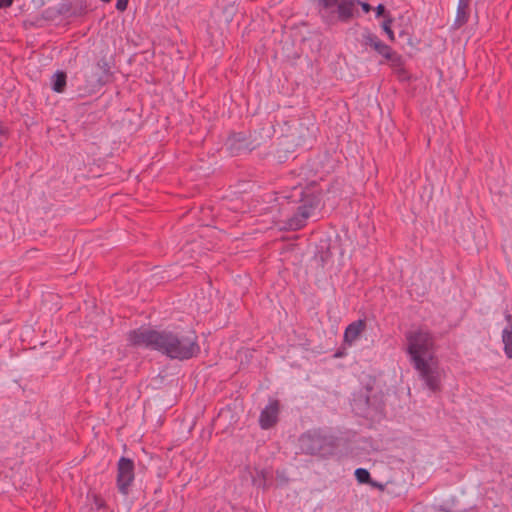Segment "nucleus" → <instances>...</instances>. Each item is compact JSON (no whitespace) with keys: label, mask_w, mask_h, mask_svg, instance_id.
<instances>
[{"label":"nucleus","mask_w":512,"mask_h":512,"mask_svg":"<svg viewBox=\"0 0 512 512\" xmlns=\"http://www.w3.org/2000/svg\"><path fill=\"white\" fill-rule=\"evenodd\" d=\"M504 317L507 322L506 326H512V315L508 311H506Z\"/></svg>","instance_id":"a211bd4d"},{"label":"nucleus","mask_w":512,"mask_h":512,"mask_svg":"<svg viewBox=\"0 0 512 512\" xmlns=\"http://www.w3.org/2000/svg\"><path fill=\"white\" fill-rule=\"evenodd\" d=\"M103 2H110L111 0H102Z\"/></svg>","instance_id":"aec40b11"},{"label":"nucleus","mask_w":512,"mask_h":512,"mask_svg":"<svg viewBox=\"0 0 512 512\" xmlns=\"http://www.w3.org/2000/svg\"><path fill=\"white\" fill-rule=\"evenodd\" d=\"M128 340L133 345L158 351L170 359L180 361L192 359L200 353L198 336L194 331L183 333L141 327L130 331Z\"/></svg>","instance_id":"f257e3e1"},{"label":"nucleus","mask_w":512,"mask_h":512,"mask_svg":"<svg viewBox=\"0 0 512 512\" xmlns=\"http://www.w3.org/2000/svg\"><path fill=\"white\" fill-rule=\"evenodd\" d=\"M470 2L471 0H459L455 18V24L457 26H462L468 20Z\"/></svg>","instance_id":"9b49d317"},{"label":"nucleus","mask_w":512,"mask_h":512,"mask_svg":"<svg viewBox=\"0 0 512 512\" xmlns=\"http://www.w3.org/2000/svg\"><path fill=\"white\" fill-rule=\"evenodd\" d=\"M384 12H385V7H384V5L379 4V5L376 7V16H377V17H380V16H382V15L384 14Z\"/></svg>","instance_id":"f3484780"},{"label":"nucleus","mask_w":512,"mask_h":512,"mask_svg":"<svg viewBox=\"0 0 512 512\" xmlns=\"http://www.w3.org/2000/svg\"><path fill=\"white\" fill-rule=\"evenodd\" d=\"M322 4L327 9H332L338 15V18L342 21H348L355 17L357 10L356 6L361 5L362 10L365 13L371 11V6L365 2H359L355 0H321Z\"/></svg>","instance_id":"39448f33"},{"label":"nucleus","mask_w":512,"mask_h":512,"mask_svg":"<svg viewBox=\"0 0 512 512\" xmlns=\"http://www.w3.org/2000/svg\"><path fill=\"white\" fill-rule=\"evenodd\" d=\"M245 135L243 131L233 132L227 140V144L231 152H240L241 150H250V146L246 143Z\"/></svg>","instance_id":"9d476101"},{"label":"nucleus","mask_w":512,"mask_h":512,"mask_svg":"<svg viewBox=\"0 0 512 512\" xmlns=\"http://www.w3.org/2000/svg\"><path fill=\"white\" fill-rule=\"evenodd\" d=\"M279 414V403L277 400H272L269 404L261 411L259 417V424L262 429H269L273 427L278 420Z\"/></svg>","instance_id":"0eeeda50"},{"label":"nucleus","mask_w":512,"mask_h":512,"mask_svg":"<svg viewBox=\"0 0 512 512\" xmlns=\"http://www.w3.org/2000/svg\"><path fill=\"white\" fill-rule=\"evenodd\" d=\"M354 474L359 483H368L370 480V473L365 468H357Z\"/></svg>","instance_id":"4468645a"},{"label":"nucleus","mask_w":512,"mask_h":512,"mask_svg":"<svg viewBox=\"0 0 512 512\" xmlns=\"http://www.w3.org/2000/svg\"><path fill=\"white\" fill-rule=\"evenodd\" d=\"M299 445L305 454L327 457L332 455L336 448V438L320 429H314L300 436Z\"/></svg>","instance_id":"20e7f679"},{"label":"nucleus","mask_w":512,"mask_h":512,"mask_svg":"<svg viewBox=\"0 0 512 512\" xmlns=\"http://www.w3.org/2000/svg\"><path fill=\"white\" fill-rule=\"evenodd\" d=\"M128 0H117L116 8L119 11H124L127 8Z\"/></svg>","instance_id":"dca6fc26"},{"label":"nucleus","mask_w":512,"mask_h":512,"mask_svg":"<svg viewBox=\"0 0 512 512\" xmlns=\"http://www.w3.org/2000/svg\"><path fill=\"white\" fill-rule=\"evenodd\" d=\"M66 74L62 71H57L51 78L52 89L57 93H62L66 87Z\"/></svg>","instance_id":"ddd939ff"},{"label":"nucleus","mask_w":512,"mask_h":512,"mask_svg":"<svg viewBox=\"0 0 512 512\" xmlns=\"http://www.w3.org/2000/svg\"><path fill=\"white\" fill-rule=\"evenodd\" d=\"M363 43L366 46L373 48L386 59H391L392 51L390 47L383 43L376 35L372 34L371 32L367 31L363 33Z\"/></svg>","instance_id":"1a4fd4ad"},{"label":"nucleus","mask_w":512,"mask_h":512,"mask_svg":"<svg viewBox=\"0 0 512 512\" xmlns=\"http://www.w3.org/2000/svg\"><path fill=\"white\" fill-rule=\"evenodd\" d=\"M135 465L130 458L121 457L117 462L116 485L118 491L127 496L135 479Z\"/></svg>","instance_id":"423d86ee"},{"label":"nucleus","mask_w":512,"mask_h":512,"mask_svg":"<svg viewBox=\"0 0 512 512\" xmlns=\"http://www.w3.org/2000/svg\"><path fill=\"white\" fill-rule=\"evenodd\" d=\"M5 131H6V130L0 129V132H1V133L5 132Z\"/></svg>","instance_id":"412c9836"},{"label":"nucleus","mask_w":512,"mask_h":512,"mask_svg":"<svg viewBox=\"0 0 512 512\" xmlns=\"http://www.w3.org/2000/svg\"><path fill=\"white\" fill-rule=\"evenodd\" d=\"M501 339L503 351L508 359H512V326H505L502 330Z\"/></svg>","instance_id":"f8f14e48"},{"label":"nucleus","mask_w":512,"mask_h":512,"mask_svg":"<svg viewBox=\"0 0 512 512\" xmlns=\"http://www.w3.org/2000/svg\"><path fill=\"white\" fill-rule=\"evenodd\" d=\"M12 0H0V7L5 8L9 7L12 4Z\"/></svg>","instance_id":"6ab92c4d"},{"label":"nucleus","mask_w":512,"mask_h":512,"mask_svg":"<svg viewBox=\"0 0 512 512\" xmlns=\"http://www.w3.org/2000/svg\"><path fill=\"white\" fill-rule=\"evenodd\" d=\"M406 354L419 379L431 391L441 389L442 372L435 357V339L431 332L421 328L405 334Z\"/></svg>","instance_id":"f03ea898"},{"label":"nucleus","mask_w":512,"mask_h":512,"mask_svg":"<svg viewBox=\"0 0 512 512\" xmlns=\"http://www.w3.org/2000/svg\"><path fill=\"white\" fill-rule=\"evenodd\" d=\"M280 215L277 224L282 230H299L319 207L322 190L315 182L302 186H293L289 194L282 196Z\"/></svg>","instance_id":"7ed1b4c3"},{"label":"nucleus","mask_w":512,"mask_h":512,"mask_svg":"<svg viewBox=\"0 0 512 512\" xmlns=\"http://www.w3.org/2000/svg\"><path fill=\"white\" fill-rule=\"evenodd\" d=\"M383 30L387 34L388 38L393 41L395 39L394 32L391 29V20L385 21L382 25Z\"/></svg>","instance_id":"2eb2a0df"},{"label":"nucleus","mask_w":512,"mask_h":512,"mask_svg":"<svg viewBox=\"0 0 512 512\" xmlns=\"http://www.w3.org/2000/svg\"><path fill=\"white\" fill-rule=\"evenodd\" d=\"M366 329V322L358 319L350 323L344 331V342L348 346H352Z\"/></svg>","instance_id":"6e6552de"}]
</instances>
